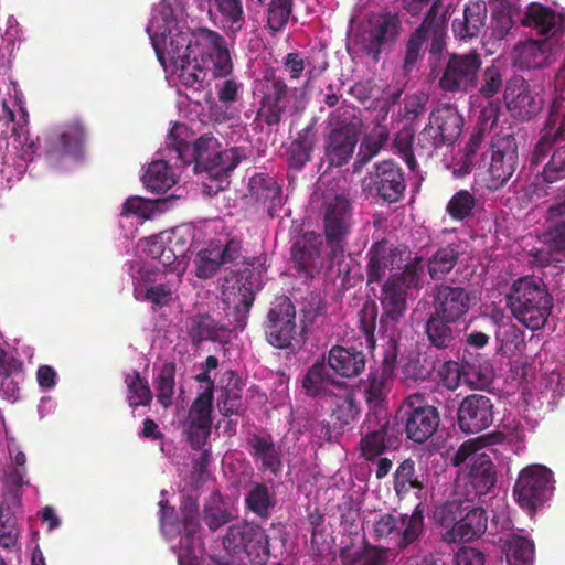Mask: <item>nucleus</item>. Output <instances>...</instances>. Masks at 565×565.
Instances as JSON below:
<instances>
[{"instance_id":"f257e3e1","label":"nucleus","mask_w":565,"mask_h":565,"mask_svg":"<svg viewBox=\"0 0 565 565\" xmlns=\"http://www.w3.org/2000/svg\"><path fill=\"white\" fill-rule=\"evenodd\" d=\"M555 96L547 118L530 158V166H540L550 154L542 171L535 175V185L554 184L565 179V62L554 77Z\"/></svg>"},{"instance_id":"f03ea898","label":"nucleus","mask_w":565,"mask_h":565,"mask_svg":"<svg viewBox=\"0 0 565 565\" xmlns=\"http://www.w3.org/2000/svg\"><path fill=\"white\" fill-rule=\"evenodd\" d=\"M161 15V31L166 30L171 52L177 58L191 57L198 61L200 65L211 68L214 78L227 77L233 73L230 49L221 33L205 26L185 31L171 28V10L163 9Z\"/></svg>"},{"instance_id":"7ed1b4c3","label":"nucleus","mask_w":565,"mask_h":565,"mask_svg":"<svg viewBox=\"0 0 565 565\" xmlns=\"http://www.w3.org/2000/svg\"><path fill=\"white\" fill-rule=\"evenodd\" d=\"M505 299L512 316L532 331L544 328L554 306L546 284L537 276L514 280Z\"/></svg>"},{"instance_id":"20e7f679","label":"nucleus","mask_w":565,"mask_h":565,"mask_svg":"<svg viewBox=\"0 0 565 565\" xmlns=\"http://www.w3.org/2000/svg\"><path fill=\"white\" fill-rule=\"evenodd\" d=\"M424 258L414 256L409 258L399 273L392 274L383 284L380 301L383 313L380 319L381 328L387 332L405 315L408 290H418L423 287Z\"/></svg>"},{"instance_id":"39448f33","label":"nucleus","mask_w":565,"mask_h":565,"mask_svg":"<svg viewBox=\"0 0 565 565\" xmlns=\"http://www.w3.org/2000/svg\"><path fill=\"white\" fill-rule=\"evenodd\" d=\"M402 31L403 24L398 13L373 12L353 34L352 44L358 52L376 64L384 52L394 49Z\"/></svg>"},{"instance_id":"423d86ee","label":"nucleus","mask_w":565,"mask_h":565,"mask_svg":"<svg viewBox=\"0 0 565 565\" xmlns=\"http://www.w3.org/2000/svg\"><path fill=\"white\" fill-rule=\"evenodd\" d=\"M465 119L452 104H441L429 115L428 124L419 132L416 151L431 158L444 146H452L460 137Z\"/></svg>"},{"instance_id":"0eeeda50","label":"nucleus","mask_w":565,"mask_h":565,"mask_svg":"<svg viewBox=\"0 0 565 565\" xmlns=\"http://www.w3.org/2000/svg\"><path fill=\"white\" fill-rule=\"evenodd\" d=\"M266 341L276 349L295 351L302 342L303 328L296 322V307L289 297H276L263 322Z\"/></svg>"},{"instance_id":"6e6552de","label":"nucleus","mask_w":565,"mask_h":565,"mask_svg":"<svg viewBox=\"0 0 565 565\" xmlns=\"http://www.w3.org/2000/svg\"><path fill=\"white\" fill-rule=\"evenodd\" d=\"M425 533V515L422 504H417L411 514H380L372 524L375 541L391 540L398 551L415 544Z\"/></svg>"},{"instance_id":"1a4fd4ad","label":"nucleus","mask_w":565,"mask_h":565,"mask_svg":"<svg viewBox=\"0 0 565 565\" xmlns=\"http://www.w3.org/2000/svg\"><path fill=\"white\" fill-rule=\"evenodd\" d=\"M322 224L332 258L341 257L354 224L352 202L343 194L326 198L322 203Z\"/></svg>"},{"instance_id":"9d476101","label":"nucleus","mask_w":565,"mask_h":565,"mask_svg":"<svg viewBox=\"0 0 565 565\" xmlns=\"http://www.w3.org/2000/svg\"><path fill=\"white\" fill-rule=\"evenodd\" d=\"M406 437L416 444H424L437 431L440 415L437 407L428 404L423 394L415 393L404 398L397 411Z\"/></svg>"},{"instance_id":"9b49d317","label":"nucleus","mask_w":565,"mask_h":565,"mask_svg":"<svg viewBox=\"0 0 565 565\" xmlns=\"http://www.w3.org/2000/svg\"><path fill=\"white\" fill-rule=\"evenodd\" d=\"M553 490L552 470L543 465L533 463L519 472L513 487V495L523 510L534 513L550 500Z\"/></svg>"},{"instance_id":"f8f14e48","label":"nucleus","mask_w":565,"mask_h":565,"mask_svg":"<svg viewBox=\"0 0 565 565\" xmlns=\"http://www.w3.org/2000/svg\"><path fill=\"white\" fill-rule=\"evenodd\" d=\"M147 32L151 39L152 46L156 51L158 60L163 64L166 60L170 61L178 71L180 83L195 90L203 87L207 77V66H202L198 61L191 57L177 58L171 52L170 42L167 40L166 30L161 31V23L157 15L150 20Z\"/></svg>"},{"instance_id":"ddd939ff","label":"nucleus","mask_w":565,"mask_h":565,"mask_svg":"<svg viewBox=\"0 0 565 565\" xmlns=\"http://www.w3.org/2000/svg\"><path fill=\"white\" fill-rule=\"evenodd\" d=\"M186 128L183 125L175 124L167 137V147L175 153V158L183 164L194 163V171L205 172L212 158L221 148L220 140L212 134H203L193 145H190L183 137Z\"/></svg>"},{"instance_id":"4468645a","label":"nucleus","mask_w":565,"mask_h":565,"mask_svg":"<svg viewBox=\"0 0 565 565\" xmlns=\"http://www.w3.org/2000/svg\"><path fill=\"white\" fill-rule=\"evenodd\" d=\"M260 99L254 122L269 128L278 127L292 109L294 93L284 78L264 77Z\"/></svg>"},{"instance_id":"2eb2a0df","label":"nucleus","mask_w":565,"mask_h":565,"mask_svg":"<svg viewBox=\"0 0 565 565\" xmlns=\"http://www.w3.org/2000/svg\"><path fill=\"white\" fill-rule=\"evenodd\" d=\"M487 188L495 191L503 188L518 169L519 151L515 137L512 134L497 135L491 140Z\"/></svg>"},{"instance_id":"dca6fc26","label":"nucleus","mask_w":565,"mask_h":565,"mask_svg":"<svg viewBox=\"0 0 565 565\" xmlns=\"http://www.w3.org/2000/svg\"><path fill=\"white\" fill-rule=\"evenodd\" d=\"M481 66L482 58L475 51L450 54L438 82L439 88L452 94L468 93L477 87Z\"/></svg>"},{"instance_id":"f3484780","label":"nucleus","mask_w":565,"mask_h":565,"mask_svg":"<svg viewBox=\"0 0 565 565\" xmlns=\"http://www.w3.org/2000/svg\"><path fill=\"white\" fill-rule=\"evenodd\" d=\"M331 129L324 142V159L330 167H342L352 158L359 140L356 125L339 110L330 115Z\"/></svg>"},{"instance_id":"a211bd4d","label":"nucleus","mask_w":565,"mask_h":565,"mask_svg":"<svg viewBox=\"0 0 565 565\" xmlns=\"http://www.w3.org/2000/svg\"><path fill=\"white\" fill-rule=\"evenodd\" d=\"M223 546L231 553L244 551L253 562L263 564L269 556V537L259 526L233 524L227 527Z\"/></svg>"},{"instance_id":"6ab92c4d","label":"nucleus","mask_w":565,"mask_h":565,"mask_svg":"<svg viewBox=\"0 0 565 565\" xmlns=\"http://www.w3.org/2000/svg\"><path fill=\"white\" fill-rule=\"evenodd\" d=\"M359 448L361 456L366 461H373L386 451L396 448L397 437L390 428V420L380 413H369L365 423L361 427Z\"/></svg>"},{"instance_id":"aec40b11","label":"nucleus","mask_w":565,"mask_h":565,"mask_svg":"<svg viewBox=\"0 0 565 565\" xmlns=\"http://www.w3.org/2000/svg\"><path fill=\"white\" fill-rule=\"evenodd\" d=\"M370 190L382 201L392 204L399 202L406 191V178L403 168L392 159L373 164L369 172Z\"/></svg>"},{"instance_id":"412c9836","label":"nucleus","mask_w":565,"mask_h":565,"mask_svg":"<svg viewBox=\"0 0 565 565\" xmlns=\"http://www.w3.org/2000/svg\"><path fill=\"white\" fill-rule=\"evenodd\" d=\"M504 103L511 116L520 121H529L539 115L544 106V100L535 94L530 84L520 76L507 82Z\"/></svg>"},{"instance_id":"4be33fe9","label":"nucleus","mask_w":565,"mask_h":565,"mask_svg":"<svg viewBox=\"0 0 565 565\" xmlns=\"http://www.w3.org/2000/svg\"><path fill=\"white\" fill-rule=\"evenodd\" d=\"M494 404L489 396L470 394L459 404L457 424L465 434H478L493 424Z\"/></svg>"},{"instance_id":"5701e85b","label":"nucleus","mask_w":565,"mask_h":565,"mask_svg":"<svg viewBox=\"0 0 565 565\" xmlns=\"http://www.w3.org/2000/svg\"><path fill=\"white\" fill-rule=\"evenodd\" d=\"M366 256L367 282L381 281L387 269H399L409 258H413L405 246H394L385 239L372 244Z\"/></svg>"},{"instance_id":"b1692460","label":"nucleus","mask_w":565,"mask_h":565,"mask_svg":"<svg viewBox=\"0 0 565 565\" xmlns=\"http://www.w3.org/2000/svg\"><path fill=\"white\" fill-rule=\"evenodd\" d=\"M212 396L209 393L198 394L190 406L184 422L186 441L194 450L204 448L212 429Z\"/></svg>"},{"instance_id":"393cba45","label":"nucleus","mask_w":565,"mask_h":565,"mask_svg":"<svg viewBox=\"0 0 565 565\" xmlns=\"http://www.w3.org/2000/svg\"><path fill=\"white\" fill-rule=\"evenodd\" d=\"M323 243L320 235L306 232L292 244L290 254L295 269L305 278H313L323 266Z\"/></svg>"},{"instance_id":"a878e982","label":"nucleus","mask_w":565,"mask_h":565,"mask_svg":"<svg viewBox=\"0 0 565 565\" xmlns=\"http://www.w3.org/2000/svg\"><path fill=\"white\" fill-rule=\"evenodd\" d=\"M470 294L462 287L439 284L433 290L434 313L450 321H459L470 309Z\"/></svg>"},{"instance_id":"bb28decb","label":"nucleus","mask_w":565,"mask_h":565,"mask_svg":"<svg viewBox=\"0 0 565 565\" xmlns=\"http://www.w3.org/2000/svg\"><path fill=\"white\" fill-rule=\"evenodd\" d=\"M247 447L252 458L260 462L259 469L263 472H270L277 476L282 469V454L279 446H276L269 434H250L247 437Z\"/></svg>"},{"instance_id":"cd10ccee","label":"nucleus","mask_w":565,"mask_h":565,"mask_svg":"<svg viewBox=\"0 0 565 565\" xmlns=\"http://www.w3.org/2000/svg\"><path fill=\"white\" fill-rule=\"evenodd\" d=\"M514 65L521 70H536L548 67L556 58L552 45L546 40H530L520 43L513 52Z\"/></svg>"},{"instance_id":"c85d7f7f","label":"nucleus","mask_w":565,"mask_h":565,"mask_svg":"<svg viewBox=\"0 0 565 565\" xmlns=\"http://www.w3.org/2000/svg\"><path fill=\"white\" fill-rule=\"evenodd\" d=\"M318 142L317 128L310 124L299 130L285 151V160L288 169L301 171L312 159V153Z\"/></svg>"},{"instance_id":"c756f323","label":"nucleus","mask_w":565,"mask_h":565,"mask_svg":"<svg viewBox=\"0 0 565 565\" xmlns=\"http://www.w3.org/2000/svg\"><path fill=\"white\" fill-rule=\"evenodd\" d=\"M488 526V515L484 509L473 507L469 503V508L462 514L460 522L455 529H449L443 535L445 542H469L480 537L486 533Z\"/></svg>"},{"instance_id":"7c9ffc66","label":"nucleus","mask_w":565,"mask_h":565,"mask_svg":"<svg viewBox=\"0 0 565 565\" xmlns=\"http://www.w3.org/2000/svg\"><path fill=\"white\" fill-rule=\"evenodd\" d=\"M248 157L249 150L245 147L217 148L212 162L205 171L207 178L220 183L216 191L224 189L223 183H228V175Z\"/></svg>"},{"instance_id":"2f4dec72","label":"nucleus","mask_w":565,"mask_h":565,"mask_svg":"<svg viewBox=\"0 0 565 565\" xmlns=\"http://www.w3.org/2000/svg\"><path fill=\"white\" fill-rule=\"evenodd\" d=\"M210 15L225 34L234 40L245 25V11L242 0H211Z\"/></svg>"},{"instance_id":"473e14b6","label":"nucleus","mask_w":565,"mask_h":565,"mask_svg":"<svg viewBox=\"0 0 565 565\" xmlns=\"http://www.w3.org/2000/svg\"><path fill=\"white\" fill-rule=\"evenodd\" d=\"M305 394L312 398L331 397L332 387H343L345 384L333 377L329 366L323 361L315 362L301 381Z\"/></svg>"},{"instance_id":"72a5a7b5","label":"nucleus","mask_w":565,"mask_h":565,"mask_svg":"<svg viewBox=\"0 0 565 565\" xmlns=\"http://www.w3.org/2000/svg\"><path fill=\"white\" fill-rule=\"evenodd\" d=\"M565 15L556 13L551 8L541 3H531L524 14L520 18L523 26L533 28L542 35H555L562 32Z\"/></svg>"},{"instance_id":"f704fd0d","label":"nucleus","mask_w":565,"mask_h":565,"mask_svg":"<svg viewBox=\"0 0 565 565\" xmlns=\"http://www.w3.org/2000/svg\"><path fill=\"white\" fill-rule=\"evenodd\" d=\"M248 190L250 195L267 209L271 217H274L277 211L282 206V189L277 181L268 174H254L249 179Z\"/></svg>"},{"instance_id":"c9c22d12","label":"nucleus","mask_w":565,"mask_h":565,"mask_svg":"<svg viewBox=\"0 0 565 565\" xmlns=\"http://www.w3.org/2000/svg\"><path fill=\"white\" fill-rule=\"evenodd\" d=\"M488 8L484 1H471L466 4L462 18L452 21V31L457 39L466 40L479 36L486 26Z\"/></svg>"},{"instance_id":"e433bc0d","label":"nucleus","mask_w":565,"mask_h":565,"mask_svg":"<svg viewBox=\"0 0 565 565\" xmlns=\"http://www.w3.org/2000/svg\"><path fill=\"white\" fill-rule=\"evenodd\" d=\"M327 365L342 377L358 376L365 369V355L355 348L334 345L329 351Z\"/></svg>"},{"instance_id":"4c0bfd02","label":"nucleus","mask_w":565,"mask_h":565,"mask_svg":"<svg viewBox=\"0 0 565 565\" xmlns=\"http://www.w3.org/2000/svg\"><path fill=\"white\" fill-rule=\"evenodd\" d=\"M255 274L252 268L245 267L238 270H230L222 278L221 292L226 302H235L232 297L238 296V300H246L247 296L255 297Z\"/></svg>"},{"instance_id":"58836bf2","label":"nucleus","mask_w":565,"mask_h":565,"mask_svg":"<svg viewBox=\"0 0 565 565\" xmlns=\"http://www.w3.org/2000/svg\"><path fill=\"white\" fill-rule=\"evenodd\" d=\"M521 18L520 7L511 0H495L491 12V38L505 39L516 20Z\"/></svg>"},{"instance_id":"ea45409f","label":"nucleus","mask_w":565,"mask_h":565,"mask_svg":"<svg viewBox=\"0 0 565 565\" xmlns=\"http://www.w3.org/2000/svg\"><path fill=\"white\" fill-rule=\"evenodd\" d=\"M441 0H434L422 23H426V41L431 36L429 52L439 55L445 49V36L447 30L446 13L440 12Z\"/></svg>"},{"instance_id":"a19ab883","label":"nucleus","mask_w":565,"mask_h":565,"mask_svg":"<svg viewBox=\"0 0 565 565\" xmlns=\"http://www.w3.org/2000/svg\"><path fill=\"white\" fill-rule=\"evenodd\" d=\"M469 484L475 490V495L481 499L482 495L488 494L497 482V475L494 466L490 457L486 454L476 458L470 466Z\"/></svg>"},{"instance_id":"79ce46f5","label":"nucleus","mask_w":565,"mask_h":565,"mask_svg":"<svg viewBox=\"0 0 565 565\" xmlns=\"http://www.w3.org/2000/svg\"><path fill=\"white\" fill-rule=\"evenodd\" d=\"M460 245L449 243L438 247L427 260V270L433 280H444L455 268L460 257Z\"/></svg>"},{"instance_id":"37998d69","label":"nucleus","mask_w":565,"mask_h":565,"mask_svg":"<svg viewBox=\"0 0 565 565\" xmlns=\"http://www.w3.org/2000/svg\"><path fill=\"white\" fill-rule=\"evenodd\" d=\"M452 323L441 316L431 313L425 323V334L429 343L439 350H446L454 345L456 340V330Z\"/></svg>"},{"instance_id":"c03bdc74","label":"nucleus","mask_w":565,"mask_h":565,"mask_svg":"<svg viewBox=\"0 0 565 565\" xmlns=\"http://www.w3.org/2000/svg\"><path fill=\"white\" fill-rule=\"evenodd\" d=\"M85 129L79 122H73L52 139L50 151L56 154L78 156L85 142Z\"/></svg>"},{"instance_id":"a18cd8bd","label":"nucleus","mask_w":565,"mask_h":565,"mask_svg":"<svg viewBox=\"0 0 565 565\" xmlns=\"http://www.w3.org/2000/svg\"><path fill=\"white\" fill-rule=\"evenodd\" d=\"M503 552L509 565H533L534 543L525 536L512 534L504 541Z\"/></svg>"},{"instance_id":"49530a36","label":"nucleus","mask_w":565,"mask_h":565,"mask_svg":"<svg viewBox=\"0 0 565 565\" xmlns=\"http://www.w3.org/2000/svg\"><path fill=\"white\" fill-rule=\"evenodd\" d=\"M391 381L392 377L379 371H372L367 375V380L364 384V397L369 406L374 409V413L377 412L382 415V407L390 392L388 385Z\"/></svg>"},{"instance_id":"de8ad7c7","label":"nucleus","mask_w":565,"mask_h":565,"mask_svg":"<svg viewBox=\"0 0 565 565\" xmlns=\"http://www.w3.org/2000/svg\"><path fill=\"white\" fill-rule=\"evenodd\" d=\"M146 188L156 193H163L172 188L177 180L164 160L152 161L142 177Z\"/></svg>"},{"instance_id":"09e8293b","label":"nucleus","mask_w":565,"mask_h":565,"mask_svg":"<svg viewBox=\"0 0 565 565\" xmlns=\"http://www.w3.org/2000/svg\"><path fill=\"white\" fill-rule=\"evenodd\" d=\"M344 565H388L390 548L366 542L360 551L341 553Z\"/></svg>"},{"instance_id":"8fccbe9b","label":"nucleus","mask_w":565,"mask_h":565,"mask_svg":"<svg viewBox=\"0 0 565 565\" xmlns=\"http://www.w3.org/2000/svg\"><path fill=\"white\" fill-rule=\"evenodd\" d=\"M228 376V383L223 390V393L217 402V406L222 415L231 416L238 414L242 406V390L243 382L237 374L230 370L225 373Z\"/></svg>"},{"instance_id":"3c124183","label":"nucleus","mask_w":565,"mask_h":565,"mask_svg":"<svg viewBox=\"0 0 565 565\" xmlns=\"http://www.w3.org/2000/svg\"><path fill=\"white\" fill-rule=\"evenodd\" d=\"M246 508L256 515L266 519L269 511L275 507L274 493L265 483H255L245 497Z\"/></svg>"},{"instance_id":"603ef678","label":"nucleus","mask_w":565,"mask_h":565,"mask_svg":"<svg viewBox=\"0 0 565 565\" xmlns=\"http://www.w3.org/2000/svg\"><path fill=\"white\" fill-rule=\"evenodd\" d=\"M426 23H420L408 36L405 43L403 71L407 75L413 72L416 64L424 58L426 43Z\"/></svg>"},{"instance_id":"864d4df0","label":"nucleus","mask_w":565,"mask_h":565,"mask_svg":"<svg viewBox=\"0 0 565 565\" xmlns=\"http://www.w3.org/2000/svg\"><path fill=\"white\" fill-rule=\"evenodd\" d=\"M127 385V403L131 408L138 406H149L153 398L149 383L146 379L141 377L138 371L132 374H127L125 377Z\"/></svg>"},{"instance_id":"5fc2aeb1","label":"nucleus","mask_w":565,"mask_h":565,"mask_svg":"<svg viewBox=\"0 0 565 565\" xmlns=\"http://www.w3.org/2000/svg\"><path fill=\"white\" fill-rule=\"evenodd\" d=\"M415 461L411 458L403 460L394 473V490L397 495L406 494L412 489H424V481L416 475Z\"/></svg>"},{"instance_id":"6e6d98bb","label":"nucleus","mask_w":565,"mask_h":565,"mask_svg":"<svg viewBox=\"0 0 565 565\" xmlns=\"http://www.w3.org/2000/svg\"><path fill=\"white\" fill-rule=\"evenodd\" d=\"M175 364L173 362L163 363L154 384L157 390V401L163 408L172 405L175 387Z\"/></svg>"},{"instance_id":"4d7b16f0","label":"nucleus","mask_w":565,"mask_h":565,"mask_svg":"<svg viewBox=\"0 0 565 565\" xmlns=\"http://www.w3.org/2000/svg\"><path fill=\"white\" fill-rule=\"evenodd\" d=\"M477 205L476 196L468 190L457 191L446 205L447 214L458 222H463L473 216Z\"/></svg>"},{"instance_id":"13d9d810","label":"nucleus","mask_w":565,"mask_h":565,"mask_svg":"<svg viewBox=\"0 0 565 565\" xmlns=\"http://www.w3.org/2000/svg\"><path fill=\"white\" fill-rule=\"evenodd\" d=\"M486 141V129L484 128H476L470 135L465 149L462 157V167L465 173H470L473 168L480 166L481 160L479 154L484 160V152L482 151L483 145Z\"/></svg>"},{"instance_id":"bf43d9fd","label":"nucleus","mask_w":565,"mask_h":565,"mask_svg":"<svg viewBox=\"0 0 565 565\" xmlns=\"http://www.w3.org/2000/svg\"><path fill=\"white\" fill-rule=\"evenodd\" d=\"M331 416L339 423L341 427L351 424L360 414L359 405L351 393L344 396L333 394Z\"/></svg>"},{"instance_id":"052dcab7","label":"nucleus","mask_w":565,"mask_h":565,"mask_svg":"<svg viewBox=\"0 0 565 565\" xmlns=\"http://www.w3.org/2000/svg\"><path fill=\"white\" fill-rule=\"evenodd\" d=\"M294 0H270L267 9V26L273 33L281 32L292 12Z\"/></svg>"},{"instance_id":"680f3d73","label":"nucleus","mask_w":565,"mask_h":565,"mask_svg":"<svg viewBox=\"0 0 565 565\" xmlns=\"http://www.w3.org/2000/svg\"><path fill=\"white\" fill-rule=\"evenodd\" d=\"M469 508V500L460 501L452 500L447 501L444 504L436 508L434 512V519L437 523L444 527L455 529L457 523L460 522L462 514Z\"/></svg>"},{"instance_id":"e2e57ef3","label":"nucleus","mask_w":565,"mask_h":565,"mask_svg":"<svg viewBox=\"0 0 565 565\" xmlns=\"http://www.w3.org/2000/svg\"><path fill=\"white\" fill-rule=\"evenodd\" d=\"M224 265L221 256L211 243L206 248L200 250L195 258V274L201 279H209L213 277Z\"/></svg>"},{"instance_id":"0e129e2a","label":"nucleus","mask_w":565,"mask_h":565,"mask_svg":"<svg viewBox=\"0 0 565 565\" xmlns=\"http://www.w3.org/2000/svg\"><path fill=\"white\" fill-rule=\"evenodd\" d=\"M461 370L465 382L476 388H483L491 383V372L488 365H481L478 361H470L463 356Z\"/></svg>"},{"instance_id":"69168bd1","label":"nucleus","mask_w":565,"mask_h":565,"mask_svg":"<svg viewBox=\"0 0 565 565\" xmlns=\"http://www.w3.org/2000/svg\"><path fill=\"white\" fill-rule=\"evenodd\" d=\"M414 130L409 127L402 128L393 140V147L397 154L405 161L411 171L417 168V161L414 154Z\"/></svg>"},{"instance_id":"338daca9","label":"nucleus","mask_w":565,"mask_h":565,"mask_svg":"<svg viewBox=\"0 0 565 565\" xmlns=\"http://www.w3.org/2000/svg\"><path fill=\"white\" fill-rule=\"evenodd\" d=\"M180 510L182 515V533L186 537H193L201 529L199 504L196 500L186 498L182 501Z\"/></svg>"},{"instance_id":"774afa93","label":"nucleus","mask_w":565,"mask_h":565,"mask_svg":"<svg viewBox=\"0 0 565 565\" xmlns=\"http://www.w3.org/2000/svg\"><path fill=\"white\" fill-rule=\"evenodd\" d=\"M503 86V78L500 71V67L492 64L482 73L479 94L484 98L494 97Z\"/></svg>"}]
</instances>
